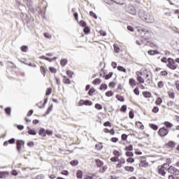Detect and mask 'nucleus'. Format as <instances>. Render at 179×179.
<instances>
[{"mask_svg":"<svg viewBox=\"0 0 179 179\" xmlns=\"http://www.w3.org/2000/svg\"><path fill=\"white\" fill-rule=\"evenodd\" d=\"M117 71H120V72H124V73L127 72V69L122 66H118L117 67Z\"/></svg>","mask_w":179,"mask_h":179,"instance_id":"393cba45","label":"nucleus"},{"mask_svg":"<svg viewBox=\"0 0 179 179\" xmlns=\"http://www.w3.org/2000/svg\"><path fill=\"white\" fill-rule=\"evenodd\" d=\"M52 108H53V106H52V104H51V105L48 107V110H46L45 115H48V114H50V113H51V111H52Z\"/></svg>","mask_w":179,"mask_h":179,"instance_id":"cd10ccee","label":"nucleus"},{"mask_svg":"<svg viewBox=\"0 0 179 179\" xmlns=\"http://www.w3.org/2000/svg\"><path fill=\"white\" fill-rule=\"evenodd\" d=\"M134 94H136V96H139V88L136 87L134 90Z\"/></svg>","mask_w":179,"mask_h":179,"instance_id":"4d7b16f0","label":"nucleus"},{"mask_svg":"<svg viewBox=\"0 0 179 179\" xmlns=\"http://www.w3.org/2000/svg\"><path fill=\"white\" fill-rule=\"evenodd\" d=\"M70 164H71V165L73 166H78V165L79 164V161H78L77 159L72 160V161L70 162Z\"/></svg>","mask_w":179,"mask_h":179,"instance_id":"c85d7f7f","label":"nucleus"},{"mask_svg":"<svg viewBox=\"0 0 179 179\" xmlns=\"http://www.w3.org/2000/svg\"><path fill=\"white\" fill-rule=\"evenodd\" d=\"M94 92H96V90H94V88L90 89L88 92L89 96H93V93H94Z\"/></svg>","mask_w":179,"mask_h":179,"instance_id":"79ce46f5","label":"nucleus"},{"mask_svg":"<svg viewBox=\"0 0 179 179\" xmlns=\"http://www.w3.org/2000/svg\"><path fill=\"white\" fill-rule=\"evenodd\" d=\"M143 96L145 97L146 99H150L152 97V93L150 92H143Z\"/></svg>","mask_w":179,"mask_h":179,"instance_id":"9b49d317","label":"nucleus"},{"mask_svg":"<svg viewBox=\"0 0 179 179\" xmlns=\"http://www.w3.org/2000/svg\"><path fill=\"white\" fill-rule=\"evenodd\" d=\"M92 104H93V103L90 100H85L84 102L85 106H92Z\"/></svg>","mask_w":179,"mask_h":179,"instance_id":"37998d69","label":"nucleus"},{"mask_svg":"<svg viewBox=\"0 0 179 179\" xmlns=\"http://www.w3.org/2000/svg\"><path fill=\"white\" fill-rule=\"evenodd\" d=\"M136 125H137V127L140 129H142V130L145 129V126H143V124H142V122H136Z\"/></svg>","mask_w":179,"mask_h":179,"instance_id":"f3484780","label":"nucleus"},{"mask_svg":"<svg viewBox=\"0 0 179 179\" xmlns=\"http://www.w3.org/2000/svg\"><path fill=\"white\" fill-rule=\"evenodd\" d=\"M157 86L159 89H162L164 86V83H163V81H159L157 84Z\"/></svg>","mask_w":179,"mask_h":179,"instance_id":"09e8293b","label":"nucleus"},{"mask_svg":"<svg viewBox=\"0 0 179 179\" xmlns=\"http://www.w3.org/2000/svg\"><path fill=\"white\" fill-rule=\"evenodd\" d=\"M76 177L77 178L82 179L83 178V172L80 170L78 171L76 173Z\"/></svg>","mask_w":179,"mask_h":179,"instance_id":"4468645a","label":"nucleus"},{"mask_svg":"<svg viewBox=\"0 0 179 179\" xmlns=\"http://www.w3.org/2000/svg\"><path fill=\"white\" fill-rule=\"evenodd\" d=\"M152 113H154L155 114L159 113V107L157 106H155L152 110Z\"/></svg>","mask_w":179,"mask_h":179,"instance_id":"8fccbe9b","label":"nucleus"},{"mask_svg":"<svg viewBox=\"0 0 179 179\" xmlns=\"http://www.w3.org/2000/svg\"><path fill=\"white\" fill-rule=\"evenodd\" d=\"M168 173H170L171 174H174L175 176H179V170L173 166H171L169 168Z\"/></svg>","mask_w":179,"mask_h":179,"instance_id":"20e7f679","label":"nucleus"},{"mask_svg":"<svg viewBox=\"0 0 179 179\" xmlns=\"http://www.w3.org/2000/svg\"><path fill=\"white\" fill-rule=\"evenodd\" d=\"M168 134L169 131L164 127L160 128L158 131V134L162 137L166 136Z\"/></svg>","mask_w":179,"mask_h":179,"instance_id":"39448f33","label":"nucleus"},{"mask_svg":"<svg viewBox=\"0 0 179 179\" xmlns=\"http://www.w3.org/2000/svg\"><path fill=\"white\" fill-rule=\"evenodd\" d=\"M27 134L29 135H37V132L34 131V129H29L27 131Z\"/></svg>","mask_w":179,"mask_h":179,"instance_id":"412c9836","label":"nucleus"},{"mask_svg":"<svg viewBox=\"0 0 179 179\" xmlns=\"http://www.w3.org/2000/svg\"><path fill=\"white\" fill-rule=\"evenodd\" d=\"M80 26H82V27H84V28L87 27L86 22L83 20H81L80 22Z\"/></svg>","mask_w":179,"mask_h":179,"instance_id":"052dcab7","label":"nucleus"},{"mask_svg":"<svg viewBox=\"0 0 179 179\" xmlns=\"http://www.w3.org/2000/svg\"><path fill=\"white\" fill-rule=\"evenodd\" d=\"M166 145L169 146V148H174V146H176V142L169 141Z\"/></svg>","mask_w":179,"mask_h":179,"instance_id":"2f4dec72","label":"nucleus"},{"mask_svg":"<svg viewBox=\"0 0 179 179\" xmlns=\"http://www.w3.org/2000/svg\"><path fill=\"white\" fill-rule=\"evenodd\" d=\"M167 62L168 64H166V66L168 68L172 69L173 71L177 69V64H176V61H174V59H173L172 58H168Z\"/></svg>","mask_w":179,"mask_h":179,"instance_id":"f257e3e1","label":"nucleus"},{"mask_svg":"<svg viewBox=\"0 0 179 179\" xmlns=\"http://www.w3.org/2000/svg\"><path fill=\"white\" fill-rule=\"evenodd\" d=\"M144 20L147 23H154L155 17L150 14H146L144 17Z\"/></svg>","mask_w":179,"mask_h":179,"instance_id":"7ed1b4c3","label":"nucleus"},{"mask_svg":"<svg viewBox=\"0 0 179 179\" xmlns=\"http://www.w3.org/2000/svg\"><path fill=\"white\" fill-rule=\"evenodd\" d=\"M103 89L104 90H107V85L101 84V86H100V90H103Z\"/></svg>","mask_w":179,"mask_h":179,"instance_id":"864d4df0","label":"nucleus"},{"mask_svg":"<svg viewBox=\"0 0 179 179\" xmlns=\"http://www.w3.org/2000/svg\"><path fill=\"white\" fill-rule=\"evenodd\" d=\"M116 99L119 101H124V96H120V95H116Z\"/></svg>","mask_w":179,"mask_h":179,"instance_id":"3c124183","label":"nucleus"},{"mask_svg":"<svg viewBox=\"0 0 179 179\" xmlns=\"http://www.w3.org/2000/svg\"><path fill=\"white\" fill-rule=\"evenodd\" d=\"M73 73H74L72 71H71V70H67L66 71V75L68 76H69V78H72V76L73 75Z\"/></svg>","mask_w":179,"mask_h":179,"instance_id":"a19ab883","label":"nucleus"},{"mask_svg":"<svg viewBox=\"0 0 179 179\" xmlns=\"http://www.w3.org/2000/svg\"><path fill=\"white\" fill-rule=\"evenodd\" d=\"M113 72H110L108 75L105 76L106 80H108V79L113 77Z\"/></svg>","mask_w":179,"mask_h":179,"instance_id":"58836bf2","label":"nucleus"},{"mask_svg":"<svg viewBox=\"0 0 179 179\" xmlns=\"http://www.w3.org/2000/svg\"><path fill=\"white\" fill-rule=\"evenodd\" d=\"M162 103H163V99H162L160 97H158L155 101V104H157V106H160Z\"/></svg>","mask_w":179,"mask_h":179,"instance_id":"bb28decb","label":"nucleus"},{"mask_svg":"<svg viewBox=\"0 0 179 179\" xmlns=\"http://www.w3.org/2000/svg\"><path fill=\"white\" fill-rule=\"evenodd\" d=\"M137 80L138 82H139V83H145V80H143V78H142L141 76H138Z\"/></svg>","mask_w":179,"mask_h":179,"instance_id":"c9c22d12","label":"nucleus"},{"mask_svg":"<svg viewBox=\"0 0 179 179\" xmlns=\"http://www.w3.org/2000/svg\"><path fill=\"white\" fill-rule=\"evenodd\" d=\"M24 145V141L18 140L17 141V150L18 153H20V152L22 150V147Z\"/></svg>","mask_w":179,"mask_h":179,"instance_id":"0eeeda50","label":"nucleus"},{"mask_svg":"<svg viewBox=\"0 0 179 179\" xmlns=\"http://www.w3.org/2000/svg\"><path fill=\"white\" fill-rule=\"evenodd\" d=\"M110 162H113V163H117L118 162V157H113L110 158Z\"/></svg>","mask_w":179,"mask_h":179,"instance_id":"49530a36","label":"nucleus"},{"mask_svg":"<svg viewBox=\"0 0 179 179\" xmlns=\"http://www.w3.org/2000/svg\"><path fill=\"white\" fill-rule=\"evenodd\" d=\"M124 170H126V171H129L130 173H134V169L133 166H125Z\"/></svg>","mask_w":179,"mask_h":179,"instance_id":"6ab92c4d","label":"nucleus"},{"mask_svg":"<svg viewBox=\"0 0 179 179\" xmlns=\"http://www.w3.org/2000/svg\"><path fill=\"white\" fill-rule=\"evenodd\" d=\"M36 179H44V175H43V174L38 175V176L36 177Z\"/></svg>","mask_w":179,"mask_h":179,"instance_id":"69168bd1","label":"nucleus"},{"mask_svg":"<svg viewBox=\"0 0 179 179\" xmlns=\"http://www.w3.org/2000/svg\"><path fill=\"white\" fill-rule=\"evenodd\" d=\"M167 93L170 99H176V94H174V92H168Z\"/></svg>","mask_w":179,"mask_h":179,"instance_id":"f704fd0d","label":"nucleus"},{"mask_svg":"<svg viewBox=\"0 0 179 179\" xmlns=\"http://www.w3.org/2000/svg\"><path fill=\"white\" fill-rule=\"evenodd\" d=\"M161 169H162L165 171H169V164L165 163L161 166H159Z\"/></svg>","mask_w":179,"mask_h":179,"instance_id":"ddd939ff","label":"nucleus"},{"mask_svg":"<svg viewBox=\"0 0 179 179\" xmlns=\"http://www.w3.org/2000/svg\"><path fill=\"white\" fill-rule=\"evenodd\" d=\"M38 135H40V136H43V138H45L46 131L44 129V128H41L39 129Z\"/></svg>","mask_w":179,"mask_h":179,"instance_id":"9d476101","label":"nucleus"},{"mask_svg":"<svg viewBox=\"0 0 179 179\" xmlns=\"http://www.w3.org/2000/svg\"><path fill=\"white\" fill-rule=\"evenodd\" d=\"M41 73L43 75V76H45V72H47V69L45 67L41 66L40 68Z\"/></svg>","mask_w":179,"mask_h":179,"instance_id":"5701e85b","label":"nucleus"},{"mask_svg":"<svg viewBox=\"0 0 179 179\" xmlns=\"http://www.w3.org/2000/svg\"><path fill=\"white\" fill-rule=\"evenodd\" d=\"M24 3H26L27 8L31 10V12H34V9H33V0H22Z\"/></svg>","mask_w":179,"mask_h":179,"instance_id":"423d86ee","label":"nucleus"},{"mask_svg":"<svg viewBox=\"0 0 179 179\" xmlns=\"http://www.w3.org/2000/svg\"><path fill=\"white\" fill-rule=\"evenodd\" d=\"M150 127L152 128V129H154V131H157V129H159V127L155 124H150Z\"/></svg>","mask_w":179,"mask_h":179,"instance_id":"473e14b6","label":"nucleus"},{"mask_svg":"<svg viewBox=\"0 0 179 179\" xmlns=\"http://www.w3.org/2000/svg\"><path fill=\"white\" fill-rule=\"evenodd\" d=\"M127 163H134L135 162V159L134 158L129 157L127 159Z\"/></svg>","mask_w":179,"mask_h":179,"instance_id":"e2e57ef3","label":"nucleus"},{"mask_svg":"<svg viewBox=\"0 0 179 179\" xmlns=\"http://www.w3.org/2000/svg\"><path fill=\"white\" fill-rule=\"evenodd\" d=\"M127 138H128V135L125 134H123L121 136L122 141H125L126 139H127Z\"/></svg>","mask_w":179,"mask_h":179,"instance_id":"680f3d73","label":"nucleus"},{"mask_svg":"<svg viewBox=\"0 0 179 179\" xmlns=\"http://www.w3.org/2000/svg\"><path fill=\"white\" fill-rule=\"evenodd\" d=\"M63 83H65V85H71V80H69V78H66V76H64Z\"/></svg>","mask_w":179,"mask_h":179,"instance_id":"a878e982","label":"nucleus"},{"mask_svg":"<svg viewBox=\"0 0 179 179\" xmlns=\"http://www.w3.org/2000/svg\"><path fill=\"white\" fill-rule=\"evenodd\" d=\"M49 71H50L52 73H57V69H55V68H54V67H50V68H49Z\"/></svg>","mask_w":179,"mask_h":179,"instance_id":"13d9d810","label":"nucleus"},{"mask_svg":"<svg viewBox=\"0 0 179 179\" xmlns=\"http://www.w3.org/2000/svg\"><path fill=\"white\" fill-rule=\"evenodd\" d=\"M95 148L96 150H101V149H103V143H101L96 144L95 145Z\"/></svg>","mask_w":179,"mask_h":179,"instance_id":"7c9ffc66","label":"nucleus"},{"mask_svg":"<svg viewBox=\"0 0 179 179\" xmlns=\"http://www.w3.org/2000/svg\"><path fill=\"white\" fill-rule=\"evenodd\" d=\"M5 113L7 115H10V114L12 113V109L10 107L6 108Z\"/></svg>","mask_w":179,"mask_h":179,"instance_id":"4be33fe9","label":"nucleus"},{"mask_svg":"<svg viewBox=\"0 0 179 179\" xmlns=\"http://www.w3.org/2000/svg\"><path fill=\"white\" fill-rule=\"evenodd\" d=\"M125 150L132 152V150H134V146L132 145H129V146L125 147Z\"/></svg>","mask_w":179,"mask_h":179,"instance_id":"4c0bfd02","label":"nucleus"},{"mask_svg":"<svg viewBox=\"0 0 179 179\" xmlns=\"http://www.w3.org/2000/svg\"><path fill=\"white\" fill-rule=\"evenodd\" d=\"M5 174H8V172L0 171V178H4Z\"/></svg>","mask_w":179,"mask_h":179,"instance_id":"603ef678","label":"nucleus"},{"mask_svg":"<svg viewBox=\"0 0 179 179\" xmlns=\"http://www.w3.org/2000/svg\"><path fill=\"white\" fill-rule=\"evenodd\" d=\"M126 156L127 157H134V152L127 151L126 152Z\"/></svg>","mask_w":179,"mask_h":179,"instance_id":"ea45409f","label":"nucleus"},{"mask_svg":"<svg viewBox=\"0 0 179 179\" xmlns=\"http://www.w3.org/2000/svg\"><path fill=\"white\" fill-rule=\"evenodd\" d=\"M120 111L122 113H126V111H127V106L126 105L122 106V107L120 108Z\"/></svg>","mask_w":179,"mask_h":179,"instance_id":"de8ad7c7","label":"nucleus"},{"mask_svg":"<svg viewBox=\"0 0 179 179\" xmlns=\"http://www.w3.org/2000/svg\"><path fill=\"white\" fill-rule=\"evenodd\" d=\"M148 54L149 55H155V54H156V50H149Z\"/></svg>","mask_w":179,"mask_h":179,"instance_id":"0e129e2a","label":"nucleus"},{"mask_svg":"<svg viewBox=\"0 0 179 179\" xmlns=\"http://www.w3.org/2000/svg\"><path fill=\"white\" fill-rule=\"evenodd\" d=\"M106 97H111V96H113L114 92H113V91H108L106 92Z\"/></svg>","mask_w":179,"mask_h":179,"instance_id":"e433bc0d","label":"nucleus"},{"mask_svg":"<svg viewBox=\"0 0 179 179\" xmlns=\"http://www.w3.org/2000/svg\"><path fill=\"white\" fill-rule=\"evenodd\" d=\"M52 93V89L51 88H48L46 90L45 96H50Z\"/></svg>","mask_w":179,"mask_h":179,"instance_id":"c03bdc74","label":"nucleus"},{"mask_svg":"<svg viewBox=\"0 0 179 179\" xmlns=\"http://www.w3.org/2000/svg\"><path fill=\"white\" fill-rule=\"evenodd\" d=\"M95 162L97 167H101L103 166V164H104V163L100 159H95Z\"/></svg>","mask_w":179,"mask_h":179,"instance_id":"dca6fc26","label":"nucleus"},{"mask_svg":"<svg viewBox=\"0 0 179 179\" xmlns=\"http://www.w3.org/2000/svg\"><path fill=\"white\" fill-rule=\"evenodd\" d=\"M138 33H140V34L142 36V37H143V36H145L146 34H149V31H148L145 29H138Z\"/></svg>","mask_w":179,"mask_h":179,"instance_id":"6e6552de","label":"nucleus"},{"mask_svg":"<svg viewBox=\"0 0 179 179\" xmlns=\"http://www.w3.org/2000/svg\"><path fill=\"white\" fill-rule=\"evenodd\" d=\"M20 49H21V51L22 52H27V50H29V46H27V45H22L20 48Z\"/></svg>","mask_w":179,"mask_h":179,"instance_id":"b1692460","label":"nucleus"},{"mask_svg":"<svg viewBox=\"0 0 179 179\" xmlns=\"http://www.w3.org/2000/svg\"><path fill=\"white\" fill-rule=\"evenodd\" d=\"M164 125H165L167 128H173V124L170 122H164Z\"/></svg>","mask_w":179,"mask_h":179,"instance_id":"c756f323","label":"nucleus"},{"mask_svg":"<svg viewBox=\"0 0 179 179\" xmlns=\"http://www.w3.org/2000/svg\"><path fill=\"white\" fill-rule=\"evenodd\" d=\"M90 16H92L94 19H97V15L94 13L93 11L90 12Z\"/></svg>","mask_w":179,"mask_h":179,"instance_id":"5fc2aeb1","label":"nucleus"},{"mask_svg":"<svg viewBox=\"0 0 179 179\" xmlns=\"http://www.w3.org/2000/svg\"><path fill=\"white\" fill-rule=\"evenodd\" d=\"M101 83V80H100L99 78H95L92 81V85H100Z\"/></svg>","mask_w":179,"mask_h":179,"instance_id":"2eb2a0df","label":"nucleus"},{"mask_svg":"<svg viewBox=\"0 0 179 179\" xmlns=\"http://www.w3.org/2000/svg\"><path fill=\"white\" fill-rule=\"evenodd\" d=\"M140 167H148V166H149V163L145 162V161H142L140 164H139Z\"/></svg>","mask_w":179,"mask_h":179,"instance_id":"aec40b11","label":"nucleus"},{"mask_svg":"<svg viewBox=\"0 0 179 179\" xmlns=\"http://www.w3.org/2000/svg\"><path fill=\"white\" fill-rule=\"evenodd\" d=\"M123 0H115L114 3H117V5H124V3H122Z\"/></svg>","mask_w":179,"mask_h":179,"instance_id":"6e6d98bb","label":"nucleus"},{"mask_svg":"<svg viewBox=\"0 0 179 179\" xmlns=\"http://www.w3.org/2000/svg\"><path fill=\"white\" fill-rule=\"evenodd\" d=\"M166 171H164L162 168H161L160 166H158V174L160 176H162V177H164L166 176Z\"/></svg>","mask_w":179,"mask_h":179,"instance_id":"1a4fd4ad","label":"nucleus"},{"mask_svg":"<svg viewBox=\"0 0 179 179\" xmlns=\"http://www.w3.org/2000/svg\"><path fill=\"white\" fill-rule=\"evenodd\" d=\"M125 9L126 12H127V13H129L130 15H136V8H135V6L129 4L126 6Z\"/></svg>","mask_w":179,"mask_h":179,"instance_id":"f03ea898","label":"nucleus"},{"mask_svg":"<svg viewBox=\"0 0 179 179\" xmlns=\"http://www.w3.org/2000/svg\"><path fill=\"white\" fill-rule=\"evenodd\" d=\"M113 153L114 156H117V157H120V156H121V153L118 150H114Z\"/></svg>","mask_w":179,"mask_h":179,"instance_id":"a18cd8bd","label":"nucleus"},{"mask_svg":"<svg viewBox=\"0 0 179 179\" xmlns=\"http://www.w3.org/2000/svg\"><path fill=\"white\" fill-rule=\"evenodd\" d=\"M66 64H68V59H62L60 61V65L62 66H65V65H66Z\"/></svg>","mask_w":179,"mask_h":179,"instance_id":"a211bd4d","label":"nucleus"},{"mask_svg":"<svg viewBox=\"0 0 179 179\" xmlns=\"http://www.w3.org/2000/svg\"><path fill=\"white\" fill-rule=\"evenodd\" d=\"M46 134H48L49 136H51V135H52V131L47 129Z\"/></svg>","mask_w":179,"mask_h":179,"instance_id":"338daca9","label":"nucleus"},{"mask_svg":"<svg viewBox=\"0 0 179 179\" xmlns=\"http://www.w3.org/2000/svg\"><path fill=\"white\" fill-rule=\"evenodd\" d=\"M129 83L132 87H135V86H136V81H135L134 78H130L129 80Z\"/></svg>","mask_w":179,"mask_h":179,"instance_id":"f8f14e48","label":"nucleus"},{"mask_svg":"<svg viewBox=\"0 0 179 179\" xmlns=\"http://www.w3.org/2000/svg\"><path fill=\"white\" fill-rule=\"evenodd\" d=\"M95 108H96V110H101L103 108V106H101L100 103H96Z\"/></svg>","mask_w":179,"mask_h":179,"instance_id":"bf43d9fd","label":"nucleus"},{"mask_svg":"<svg viewBox=\"0 0 179 179\" xmlns=\"http://www.w3.org/2000/svg\"><path fill=\"white\" fill-rule=\"evenodd\" d=\"M85 34H89L90 33V28L89 27H85L83 29Z\"/></svg>","mask_w":179,"mask_h":179,"instance_id":"72a5a7b5","label":"nucleus"},{"mask_svg":"<svg viewBox=\"0 0 179 179\" xmlns=\"http://www.w3.org/2000/svg\"><path fill=\"white\" fill-rule=\"evenodd\" d=\"M175 85L177 90L179 91V80L176 81Z\"/></svg>","mask_w":179,"mask_h":179,"instance_id":"774afa93","label":"nucleus"}]
</instances>
